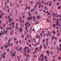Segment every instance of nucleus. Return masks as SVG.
Instances as JSON below:
<instances>
[{"label": "nucleus", "mask_w": 61, "mask_h": 61, "mask_svg": "<svg viewBox=\"0 0 61 61\" xmlns=\"http://www.w3.org/2000/svg\"><path fill=\"white\" fill-rule=\"evenodd\" d=\"M56 26H57V25H58V26H60V25H59V22H58V19H57L56 20Z\"/></svg>", "instance_id": "f257e3e1"}, {"label": "nucleus", "mask_w": 61, "mask_h": 61, "mask_svg": "<svg viewBox=\"0 0 61 61\" xmlns=\"http://www.w3.org/2000/svg\"><path fill=\"white\" fill-rule=\"evenodd\" d=\"M13 20V19H11L10 18H9V23H10L11 22V21H12Z\"/></svg>", "instance_id": "f03ea898"}, {"label": "nucleus", "mask_w": 61, "mask_h": 61, "mask_svg": "<svg viewBox=\"0 0 61 61\" xmlns=\"http://www.w3.org/2000/svg\"><path fill=\"white\" fill-rule=\"evenodd\" d=\"M15 52H14V54L12 53V56H15Z\"/></svg>", "instance_id": "7ed1b4c3"}, {"label": "nucleus", "mask_w": 61, "mask_h": 61, "mask_svg": "<svg viewBox=\"0 0 61 61\" xmlns=\"http://www.w3.org/2000/svg\"><path fill=\"white\" fill-rule=\"evenodd\" d=\"M42 45H41L40 47V50H42Z\"/></svg>", "instance_id": "20e7f679"}, {"label": "nucleus", "mask_w": 61, "mask_h": 61, "mask_svg": "<svg viewBox=\"0 0 61 61\" xmlns=\"http://www.w3.org/2000/svg\"><path fill=\"white\" fill-rule=\"evenodd\" d=\"M7 30L5 31L4 32V33H3L4 35H5V34H7Z\"/></svg>", "instance_id": "39448f33"}, {"label": "nucleus", "mask_w": 61, "mask_h": 61, "mask_svg": "<svg viewBox=\"0 0 61 61\" xmlns=\"http://www.w3.org/2000/svg\"><path fill=\"white\" fill-rule=\"evenodd\" d=\"M36 37H37V39H38V38L39 37V35H36Z\"/></svg>", "instance_id": "423d86ee"}, {"label": "nucleus", "mask_w": 61, "mask_h": 61, "mask_svg": "<svg viewBox=\"0 0 61 61\" xmlns=\"http://www.w3.org/2000/svg\"><path fill=\"white\" fill-rule=\"evenodd\" d=\"M48 35H49V36H51V33H50L49 32H48Z\"/></svg>", "instance_id": "0eeeda50"}, {"label": "nucleus", "mask_w": 61, "mask_h": 61, "mask_svg": "<svg viewBox=\"0 0 61 61\" xmlns=\"http://www.w3.org/2000/svg\"><path fill=\"white\" fill-rule=\"evenodd\" d=\"M41 56L42 58H43V57H44V56H43V55L42 54H41Z\"/></svg>", "instance_id": "6e6552de"}, {"label": "nucleus", "mask_w": 61, "mask_h": 61, "mask_svg": "<svg viewBox=\"0 0 61 61\" xmlns=\"http://www.w3.org/2000/svg\"><path fill=\"white\" fill-rule=\"evenodd\" d=\"M20 32H22V29L21 27V29H20Z\"/></svg>", "instance_id": "1a4fd4ad"}, {"label": "nucleus", "mask_w": 61, "mask_h": 61, "mask_svg": "<svg viewBox=\"0 0 61 61\" xmlns=\"http://www.w3.org/2000/svg\"><path fill=\"white\" fill-rule=\"evenodd\" d=\"M5 48H6L8 47V46L7 45H6L5 46Z\"/></svg>", "instance_id": "9d476101"}, {"label": "nucleus", "mask_w": 61, "mask_h": 61, "mask_svg": "<svg viewBox=\"0 0 61 61\" xmlns=\"http://www.w3.org/2000/svg\"><path fill=\"white\" fill-rule=\"evenodd\" d=\"M13 32H14V31L12 30L11 32L10 33L11 35H12V34H13Z\"/></svg>", "instance_id": "9b49d317"}, {"label": "nucleus", "mask_w": 61, "mask_h": 61, "mask_svg": "<svg viewBox=\"0 0 61 61\" xmlns=\"http://www.w3.org/2000/svg\"><path fill=\"white\" fill-rule=\"evenodd\" d=\"M46 52V53H47V54H49L50 53V51H47Z\"/></svg>", "instance_id": "f8f14e48"}, {"label": "nucleus", "mask_w": 61, "mask_h": 61, "mask_svg": "<svg viewBox=\"0 0 61 61\" xmlns=\"http://www.w3.org/2000/svg\"><path fill=\"white\" fill-rule=\"evenodd\" d=\"M22 47H20V51H22Z\"/></svg>", "instance_id": "ddd939ff"}, {"label": "nucleus", "mask_w": 61, "mask_h": 61, "mask_svg": "<svg viewBox=\"0 0 61 61\" xmlns=\"http://www.w3.org/2000/svg\"><path fill=\"white\" fill-rule=\"evenodd\" d=\"M9 29L10 30H12V29L11 28V27H9Z\"/></svg>", "instance_id": "4468645a"}, {"label": "nucleus", "mask_w": 61, "mask_h": 61, "mask_svg": "<svg viewBox=\"0 0 61 61\" xmlns=\"http://www.w3.org/2000/svg\"><path fill=\"white\" fill-rule=\"evenodd\" d=\"M24 53V56H25L26 55V53L25 52Z\"/></svg>", "instance_id": "2eb2a0df"}, {"label": "nucleus", "mask_w": 61, "mask_h": 61, "mask_svg": "<svg viewBox=\"0 0 61 61\" xmlns=\"http://www.w3.org/2000/svg\"><path fill=\"white\" fill-rule=\"evenodd\" d=\"M2 17L3 16H2V15H0V19H2Z\"/></svg>", "instance_id": "dca6fc26"}, {"label": "nucleus", "mask_w": 61, "mask_h": 61, "mask_svg": "<svg viewBox=\"0 0 61 61\" xmlns=\"http://www.w3.org/2000/svg\"><path fill=\"white\" fill-rule=\"evenodd\" d=\"M29 50H27V53L28 54H29V50Z\"/></svg>", "instance_id": "f3484780"}, {"label": "nucleus", "mask_w": 61, "mask_h": 61, "mask_svg": "<svg viewBox=\"0 0 61 61\" xmlns=\"http://www.w3.org/2000/svg\"><path fill=\"white\" fill-rule=\"evenodd\" d=\"M54 38H55V37H54V36H52V39H54Z\"/></svg>", "instance_id": "a211bd4d"}, {"label": "nucleus", "mask_w": 61, "mask_h": 61, "mask_svg": "<svg viewBox=\"0 0 61 61\" xmlns=\"http://www.w3.org/2000/svg\"><path fill=\"white\" fill-rule=\"evenodd\" d=\"M35 23L36 24H38V21H36L35 22Z\"/></svg>", "instance_id": "6ab92c4d"}, {"label": "nucleus", "mask_w": 61, "mask_h": 61, "mask_svg": "<svg viewBox=\"0 0 61 61\" xmlns=\"http://www.w3.org/2000/svg\"><path fill=\"white\" fill-rule=\"evenodd\" d=\"M50 12H49L47 13V15H50Z\"/></svg>", "instance_id": "aec40b11"}, {"label": "nucleus", "mask_w": 61, "mask_h": 61, "mask_svg": "<svg viewBox=\"0 0 61 61\" xmlns=\"http://www.w3.org/2000/svg\"><path fill=\"white\" fill-rule=\"evenodd\" d=\"M9 45H10V43H9V42H8L7 43V45L8 46H9Z\"/></svg>", "instance_id": "412c9836"}, {"label": "nucleus", "mask_w": 61, "mask_h": 61, "mask_svg": "<svg viewBox=\"0 0 61 61\" xmlns=\"http://www.w3.org/2000/svg\"><path fill=\"white\" fill-rule=\"evenodd\" d=\"M49 5L50 6H51V5H52V3H51L50 2L49 4Z\"/></svg>", "instance_id": "4be33fe9"}, {"label": "nucleus", "mask_w": 61, "mask_h": 61, "mask_svg": "<svg viewBox=\"0 0 61 61\" xmlns=\"http://www.w3.org/2000/svg\"><path fill=\"white\" fill-rule=\"evenodd\" d=\"M47 42H48L49 41V39L48 38H47L46 40Z\"/></svg>", "instance_id": "5701e85b"}, {"label": "nucleus", "mask_w": 61, "mask_h": 61, "mask_svg": "<svg viewBox=\"0 0 61 61\" xmlns=\"http://www.w3.org/2000/svg\"><path fill=\"white\" fill-rule=\"evenodd\" d=\"M40 18V17L38 15L37 16V19H39V18Z\"/></svg>", "instance_id": "b1692460"}, {"label": "nucleus", "mask_w": 61, "mask_h": 61, "mask_svg": "<svg viewBox=\"0 0 61 61\" xmlns=\"http://www.w3.org/2000/svg\"><path fill=\"white\" fill-rule=\"evenodd\" d=\"M46 46H48V42H47L46 43Z\"/></svg>", "instance_id": "393cba45"}, {"label": "nucleus", "mask_w": 61, "mask_h": 61, "mask_svg": "<svg viewBox=\"0 0 61 61\" xmlns=\"http://www.w3.org/2000/svg\"><path fill=\"white\" fill-rule=\"evenodd\" d=\"M24 49L25 52H26V50H25V48H24Z\"/></svg>", "instance_id": "a878e982"}, {"label": "nucleus", "mask_w": 61, "mask_h": 61, "mask_svg": "<svg viewBox=\"0 0 61 61\" xmlns=\"http://www.w3.org/2000/svg\"><path fill=\"white\" fill-rule=\"evenodd\" d=\"M24 34H23L22 35L21 37H22V38H24Z\"/></svg>", "instance_id": "bb28decb"}, {"label": "nucleus", "mask_w": 61, "mask_h": 61, "mask_svg": "<svg viewBox=\"0 0 61 61\" xmlns=\"http://www.w3.org/2000/svg\"><path fill=\"white\" fill-rule=\"evenodd\" d=\"M32 30L31 29H30V33L32 32Z\"/></svg>", "instance_id": "cd10ccee"}, {"label": "nucleus", "mask_w": 61, "mask_h": 61, "mask_svg": "<svg viewBox=\"0 0 61 61\" xmlns=\"http://www.w3.org/2000/svg\"><path fill=\"white\" fill-rule=\"evenodd\" d=\"M8 30H9V27L7 28L6 29V31H8Z\"/></svg>", "instance_id": "c85d7f7f"}, {"label": "nucleus", "mask_w": 61, "mask_h": 61, "mask_svg": "<svg viewBox=\"0 0 61 61\" xmlns=\"http://www.w3.org/2000/svg\"><path fill=\"white\" fill-rule=\"evenodd\" d=\"M33 9H31V13H33Z\"/></svg>", "instance_id": "c756f323"}, {"label": "nucleus", "mask_w": 61, "mask_h": 61, "mask_svg": "<svg viewBox=\"0 0 61 61\" xmlns=\"http://www.w3.org/2000/svg\"><path fill=\"white\" fill-rule=\"evenodd\" d=\"M43 35V34H42V33H41L40 34V35H41V36H42V35Z\"/></svg>", "instance_id": "7c9ffc66"}, {"label": "nucleus", "mask_w": 61, "mask_h": 61, "mask_svg": "<svg viewBox=\"0 0 61 61\" xmlns=\"http://www.w3.org/2000/svg\"><path fill=\"white\" fill-rule=\"evenodd\" d=\"M52 20H54V21H56V19H55V18H53L52 19Z\"/></svg>", "instance_id": "2f4dec72"}, {"label": "nucleus", "mask_w": 61, "mask_h": 61, "mask_svg": "<svg viewBox=\"0 0 61 61\" xmlns=\"http://www.w3.org/2000/svg\"><path fill=\"white\" fill-rule=\"evenodd\" d=\"M3 34L2 33H0V36H2V35H3Z\"/></svg>", "instance_id": "473e14b6"}, {"label": "nucleus", "mask_w": 61, "mask_h": 61, "mask_svg": "<svg viewBox=\"0 0 61 61\" xmlns=\"http://www.w3.org/2000/svg\"><path fill=\"white\" fill-rule=\"evenodd\" d=\"M3 48H4L3 47V46H1V49H2L3 50Z\"/></svg>", "instance_id": "72a5a7b5"}, {"label": "nucleus", "mask_w": 61, "mask_h": 61, "mask_svg": "<svg viewBox=\"0 0 61 61\" xmlns=\"http://www.w3.org/2000/svg\"><path fill=\"white\" fill-rule=\"evenodd\" d=\"M15 24V22H12V25H14Z\"/></svg>", "instance_id": "f704fd0d"}, {"label": "nucleus", "mask_w": 61, "mask_h": 61, "mask_svg": "<svg viewBox=\"0 0 61 61\" xmlns=\"http://www.w3.org/2000/svg\"><path fill=\"white\" fill-rule=\"evenodd\" d=\"M30 19H31V20H32V16H30Z\"/></svg>", "instance_id": "c9c22d12"}, {"label": "nucleus", "mask_w": 61, "mask_h": 61, "mask_svg": "<svg viewBox=\"0 0 61 61\" xmlns=\"http://www.w3.org/2000/svg\"><path fill=\"white\" fill-rule=\"evenodd\" d=\"M28 42L29 43H30V42H31V40H29L28 41Z\"/></svg>", "instance_id": "e433bc0d"}, {"label": "nucleus", "mask_w": 61, "mask_h": 61, "mask_svg": "<svg viewBox=\"0 0 61 61\" xmlns=\"http://www.w3.org/2000/svg\"><path fill=\"white\" fill-rule=\"evenodd\" d=\"M28 20H30V18L29 17L28 18Z\"/></svg>", "instance_id": "4c0bfd02"}, {"label": "nucleus", "mask_w": 61, "mask_h": 61, "mask_svg": "<svg viewBox=\"0 0 61 61\" xmlns=\"http://www.w3.org/2000/svg\"><path fill=\"white\" fill-rule=\"evenodd\" d=\"M58 60H60V56L58 58Z\"/></svg>", "instance_id": "58836bf2"}, {"label": "nucleus", "mask_w": 61, "mask_h": 61, "mask_svg": "<svg viewBox=\"0 0 61 61\" xmlns=\"http://www.w3.org/2000/svg\"><path fill=\"white\" fill-rule=\"evenodd\" d=\"M53 33L54 35H55L56 34V32L55 31H53Z\"/></svg>", "instance_id": "ea45409f"}, {"label": "nucleus", "mask_w": 61, "mask_h": 61, "mask_svg": "<svg viewBox=\"0 0 61 61\" xmlns=\"http://www.w3.org/2000/svg\"><path fill=\"white\" fill-rule=\"evenodd\" d=\"M61 7V6H59L58 7V9H60Z\"/></svg>", "instance_id": "a19ab883"}, {"label": "nucleus", "mask_w": 61, "mask_h": 61, "mask_svg": "<svg viewBox=\"0 0 61 61\" xmlns=\"http://www.w3.org/2000/svg\"><path fill=\"white\" fill-rule=\"evenodd\" d=\"M0 28L1 29H2V30H3V27L2 26H1V27H0Z\"/></svg>", "instance_id": "79ce46f5"}, {"label": "nucleus", "mask_w": 61, "mask_h": 61, "mask_svg": "<svg viewBox=\"0 0 61 61\" xmlns=\"http://www.w3.org/2000/svg\"><path fill=\"white\" fill-rule=\"evenodd\" d=\"M45 42V39L43 40V43Z\"/></svg>", "instance_id": "37998d69"}, {"label": "nucleus", "mask_w": 61, "mask_h": 61, "mask_svg": "<svg viewBox=\"0 0 61 61\" xmlns=\"http://www.w3.org/2000/svg\"><path fill=\"white\" fill-rule=\"evenodd\" d=\"M34 42H36V40L35 39H34Z\"/></svg>", "instance_id": "c03bdc74"}, {"label": "nucleus", "mask_w": 61, "mask_h": 61, "mask_svg": "<svg viewBox=\"0 0 61 61\" xmlns=\"http://www.w3.org/2000/svg\"><path fill=\"white\" fill-rule=\"evenodd\" d=\"M42 33H45V31L44 30H43L42 31Z\"/></svg>", "instance_id": "a18cd8bd"}, {"label": "nucleus", "mask_w": 61, "mask_h": 61, "mask_svg": "<svg viewBox=\"0 0 61 61\" xmlns=\"http://www.w3.org/2000/svg\"><path fill=\"white\" fill-rule=\"evenodd\" d=\"M3 32L4 33H5V28H4L3 29Z\"/></svg>", "instance_id": "49530a36"}, {"label": "nucleus", "mask_w": 61, "mask_h": 61, "mask_svg": "<svg viewBox=\"0 0 61 61\" xmlns=\"http://www.w3.org/2000/svg\"><path fill=\"white\" fill-rule=\"evenodd\" d=\"M16 38H14V40L15 41H16Z\"/></svg>", "instance_id": "de8ad7c7"}, {"label": "nucleus", "mask_w": 61, "mask_h": 61, "mask_svg": "<svg viewBox=\"0 0 61 61\" xmlns=\"http://www.w3.org/2000/svg\"><path fill=\"white\" fill-rule=\"evenodd\" d=\"M56 14H55L54 15V16H55V17H56Z\"/></svg>", "instance_id": "09e8293b"}, {"label": "nucleus", "mask_w": 61, "mask_h": 61, "mask_svg": "<svg viewBox=\"0 0 61 61\" xmlns=\"http://www.w3.org/2000/svg\"><path fill=\"white\" fill-rule=\"evenodd\" d=\"M19 29H20V28H18L17 29V30H18V31H19Z\"/></svg>", "instance_id": "8fccbe9b"}, {"label": "nucleus", "mask_w": 61, "mask_h": 61, "mask_svg": "<svg viewBox=\"0 0 61 61\" xmlns=\"http://www.w3.org/2000/svg\"><path fill=\"white\" fill-rule=\"evenodd\" d=\"M18 41H16V44H18Z\"/></svg>", "instance_id": "3c124183"}, {"label": "nucleus", "mask_w": 61, "mask_h": 61, "mask_svg": "<svg viewBox=\"0 0 61 61\" xmlns=\"http://www.w3.org/2000/svg\"><path fill=\"white\" fill-rule=\"evenodd\" d=\"M29 16L30 17L31 16V14H30L29 15Z\"/></svg>", "instance_id": "603ef678"}, {"label": "nucleus", "mask_w": 61, "mask_h": 61, "mask_svg": "<svg viewBox=\"0 0 61 61\" xmlns=\"http://www.w3.org/2000/svg\"><path fill=\"white\" fill-rule=\"evenodd\" d=\"M30 6H29L28 7V10H30Z\"/></svg>", "instance_id": "864d4df0"}, {"label": "nucleus", "mask_w": 61, "mask_h": 61, "mask_svg": "<svg viewBox=\"0 0 61 61\" xmlns=\"http://www.w3.org/2000/svg\"><path fill=\"white\" fill-rule=\"evenodd\" d=\"M11 54H13V51H11L10 52Z\"/></svg>", "instance_id": "5fc2aeb1"}, {"label": "nucleus", "mask_w": 61, "mask_h": 61, "mask_svg": "<svg viewBox=\"0 0 61 61\" xmlns=\"http://www.w3.org/2000/svg\"><path fill=\"white\" fill-rule=\"evenodd\" d=\"M37 5H35V8H36V7H37Z\"/></svg>", "instance_id": "6e6d98bb"}, {"label": "nucleus", "mask_w": 61, "mask_h": 61, "mask_svg": "<svg viewBox=\"0 0 61 61\" xmlns=\"http://www.w3.org/2000/svg\"><path fill=\"white\" fill-rule=\"evenodd\" d=\"M5 55H6V53L4 52L3 54V55L5 56Z\"/></svg>", "instance_id": "4d7b16f0"}, {"label": "nucleus", "mask_w": 61, "mask_h": 61, "mask_svg": "<svg viewBox=\"0 0 61 61\" xmlns=\"http://www.w3.org/2000/svg\"><path fill=\"white\" fill-rule=\"evenodd\" d=\"M22 23H24V20H23L22 21Z\"/></svg>", "instance_id": "13d9d810"}, {"label": "nucleus", "mask_w": 61, "mask_h": 61, "mask_svg": "<svg viewBox=\"0 0 61 61\" xmlns=\"http://www.w3.org/2000/svg\"><path fill=\"white\" fill-rule=\"evenodd\" d=\"M27 38H28V37H29V35H27Z\"/></svg>", "instance_id": "bf43d9fd"}, {"label": "nucleus", "mask_w": 61, "mask_h": 61, "mask_svg": "<svg viewBox=\"0 0 61 61\" xmlns=\"http://www.w3.org/2000/svg\"><path fill=\"white\" fill-rule=\"evenodd\" d=\"M23 26H24V24H22V25H21V27H23Z\"/></svg>", "instance_id": "052dcab7"}, {"label": "nucleus", "mask_w": 61, "mask_h": 61, "mask_svg": "<svg viewBox=\"0 0 61 61\" xmlns=\"http://www.w3.org/2000/svg\"><path fill=\"white\" fill-rule=\"evenodd\" d=\"M35 16H33L32 17V18L33 19H35Z\"/></svg>", "instance_id": "680f3d73"}, {"label": "nucleus", "mask_w": 61, "mask_h": 61, "mask_svg": "<svg viewBox=\"0 0 61 61\" xmlns=\"http://www.w3.org/2000/svg\"><path fill=\"white\" fill-rule=\"evenodd\" d=\"M13 45V43H11L10 45V46H12Z\"/></svg>", "instance_id": "e2e57ef3"}, {"label": "nucleus", "mask_w": 61, "mask_h": 61, "mask_svg": "<svg viewBox=\"0 0 61 61\" xmlns=\"http://www.w3.org/2000/svg\"><path fill=\"white\" fill-rule=\"evenodd\" d=\"M60 48H61V44H60Z\"/></svg>", "instance_id": "0e129e2a"}, {"label": "nucleus", "mask_w": 61, "mask_h": 61, "mask_svg": "<svg viewBox=\"0 0 61 61\" xmlns=\"http://www.w3.org/2000/svg\"><path fill=\"white\" fill-rule=\"evenodd\" d=\"M3 54H1V57H3Z\"/></svg>", "instance_id": "69168bd1"}, {"label": "nucleus", "mask_w": 61, "mask_h": 61, "mask_svg": "<svg viewBox=\"0 0 61 61\" xmlns=\"http://www.w3.org/2000/svg\"><path fill=\"white\" fill-rule=\"evenodd\" d=\"M55 40H57V38L56 37H55Z\"/></svg>", "instance_id": "338daca9"}, {"label": "nucleus", "mask_w": 61, "mask_h": 61, "mask_svg": "<svg viewBox=\"0 0 61 61\" xmlns=\"http://www.w3.org/2000/svg\"><path fill=\"white\" fill-rule=\"evenodd\" d=\"M53 27H55V24H53Z\"/></svg>", "instance_id": "774afa93"}]
</instances>
